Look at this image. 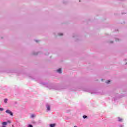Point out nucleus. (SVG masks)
<instances>
[{"mask_svg": "<svg viewBox=\"0 0 127 127\" xmlns=\"http://www.w3.org/2000/svg\"><path fill=\"white\" fill-rule=\"evenodd\" d=\"M35 117V115H34V114L31 115V118H34Z\"/></svg>", "mask_w": 127, "mask_h": 127, "instance_id": "nucleus-9", "label": "nucleus"}, {"mask_svg": "<svg viewBox=\"0 0 127 127\" xmlns=\"http://www.w3.org/2000/svg\"><path fill=\"white\" fill-rule=\"evenodd\" d=\"M2 125H3L2 127H6V125H7V122H2Z\"/></svg>", "mask_w": 127, "mask_h": 127, "instance_id": "nucleus-3", "label": "nucleus"}, {"mask_svg": "<svg viewBox=\"0 0 127 127\" xmlns=\"http://www.w3.org/2000/svg\"><path fill=\"white\" fill-rule=\"evenodd\" d=\"M119 127H124V125H119Z\"/></svg>", "mask_w": 127, "mask_h": 127, "instance_id": "nucleus-14", "label": "nucleus"}, {"mask_svg": "<svg viewBox=\"0 0 127 127\" xmlns=\"http://www.w3.org/2000/svg\"><path fill=\"white\" fill-rule=\"evenodd\" d=\"M5 112L7 114H9L11 116H13V113H12V112H11V111H10V110L7 109L6 110Z\"/></svg>", "mask_w": 127, "mask_h": 127, "instance_id": "nucleus-1", "label": "nucleus"}, {"mask_svg": "<svg viewBox=\"0 0 127 127\" xmlns=\"http://www.w3.org/2000/svg\"><path fill=\"white\" fill-rule=\"evenodd\" d=\"M87 117H88V116H87L86 115H83V119H87Z\"/></svg>", "mask_w": 127, "mask_h": 127, "instance_id": "nucleus-8", "label": "nucleus"}, {"mask_svg": "<svg viewBox=\"0 0 127 127\" xmlns=\"http://www.w3.org/2000/svg\"><path fill=\"white\" fill-rule=\"evenodd\" d=\"M50 127H55V124H50Z\"/></svg>", "mask_w": 127, "mask_h": 127, "instance_id": "nucleus-6", "label": "nucleus"}, {"mask_svg": "<svg viewBox=\"0 0 127 127\" xmlns=\"http://www.w3.org/2000/svg\"><path fill=\"white\" fill-rule=\"evenodd\" d=\"M28 127H33V126H32V125H31V124H29V125L28 126Z\"/></svg>", "mask_w": 127, "mask_h": 127, "instance_id": "nucleus-10", "label": "nucleus"}, {"mask_svg": "<svg viewBox=\"0 0 127 127\" xmlns=\"http://www.w3.org/2000/svg\"><path fill=\"white\" fill-rule=\"evenodd\" d=\"M58 35H59L60 36H61L62 35H63V34H62V33H59Z\"/></svg>", "mask_w": 127, "mask_h": 127, "instance_id": "nucleus-12", "label": "nucleus"}, {"mask_svg": "<svg viewBox=\"0 0 127 127\" xmlns=\"http://www.w3.org/2000/svg\"><path fill=\"white\" fill-rule=\"evenodd\" d=\"M119 122H122L123 119L120 117L118 118Z\"/></svg>", "mask_w": 127, "mask_h": 127, "instance_id": "nucleus-7", "label": "nucleus"}, {"mask_svg": "<svg viewBox=\"0 0 127 127\" xmlns=\"http://www.w3.org/2000/svg\"><path fill=\"white\" fill-rule=\"evenodd\" d=\"M8 101V99H7V98H6L4 100V102L5 103V104H7V102Z\"/></svg>", "mask_w": 127, "mask_h": 127, "instance_id": "nucleus-5", "label": "nucleus"}, {"mask_svg": "<svg viewBox=\"0 0 127 127\" xmlns=\"http://www.w3.org/2000/svg\"><path fill=\"white\" fill-rule=\"evenodd\" d=\"M46 107L47 108V111L48 112L50 111V105L49 104H46Z\"/></svg>", "mask_w": 127, "mask_h": 127, "instance_id": "nucleus-2", "label": "nucleus"}, {"mask_svg": "<svg viewBox=\"0 0 127 127\" xmlns=\"http://www.w3.org/2000/svg\"><path fill=\"white\" fill-rule=\"evenodd\" d=\"M35 41H36V42H38V41H37V40H36Z\"/></svg>", "mask_w": 127, "mask_h": 127, "instance_id": "nucleus-15", "label": "nucleus"}, {"mask_svg": "<svg viewBox=\"0 0 127 127\" xmlns=\"http://www.w3.org/2000/svg\"><path fill=\"white\" fill-rule=\"evenodd\" d=\"M57 73H59V74H61V73H62V71H61V68H59V69H58L57 70Z\"/></svg>", "mask_w": 127, "mask_h": 127, "instance_id": "nucleus-4", "label": "nucleus"}, {"mask_svg": "<svg viewBox=\"0 0 127 127\" xmlns=\"http://www.w3.org/2000/svg\"><path fill=\"white\" fill-rule=\"evenodd\" d=\"M127 63H126L125 64V65H127Z\"/></svg>", "mask_w": 127, "mask_h": 127, "instance_id": "nucleus-16", "label": "nucleus"}, {"mask_svg": "<svg viewBox=\"0 0 127 127\" xmlns=\"http://www.w3.org/2000/svg\"><path fill=\"white\" fill-rule=\"evenodd\" d=\"M4 109L2 108H0V111H3Z\"/></svg>", "mask_w": 127, "mask_h": 127, "instance_id": "nucleus-13", "label": "nucleus"}, {"mask_svg": "<svg viewBox=\"0 0 127 127\" xmlns=\"http://www.w3.org/2000/svg\"><path fill=\"white\" fill-rule=\"evenodd\" d=\"M110 82H111V81H110V80H107V81L106 82V84H109V83H110Z\"/></svg>", "mask_w": 127, "mask_h": 127, "instance_id": "nucleus-11", "label": "nucleus"}]
</instances>
